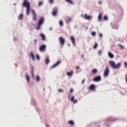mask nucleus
Instances as JSON below:
<instances>
[{"mask_svg":"<svg viewBox=\"0 0 127 127\" xmlns=\"http://www.w3.org/2000/svg\"><path fill=\"white\" fill-rule=\"evenodd\" d=\"M23 6L26 8V14L29 15L30 12V3L27 0H24L23 3Z\"/></svg>","mask_w":127,"mask_h":127,"instance_id":"nucleus-1","label":"nucleus"},{"mask_svg":"<svg viewBox=\"0 0 127 127\" xmlns=\"http://www.w3.org/2000/svg\"><path fill=\"white\" fill-rule=\"evenodd\" d=\"M109 64L110 66L112 67V68H113L114 69H118V68H120V66H121V64L118 63L117 64H116L115 62L113 61H109Z\"/></svg>","mask_w":127,"mask_h":127,"instance_id":"nucleus-2","label":"nucleus"},{"mask_svg":"<svg viewBox=\"0 0 127 127\" xmlns=\"http://www.w3.org/2000/svg\"><path fill=\"white\" fill-rule=\"evenodd\" d=\"M44 22V18L41 17L38 22V26L36 27L37 30H39L41 28V26L43 24Z\"/></svg>","mask_w":127,"mask_h":127,"instance_id":"nucleus-3","label":"nucleus"},{"mask_svg":"<svg viewBox=\"0 0 127 127\" xmlns=\"http://www.w3.org/2000/svg\"><path fill=\"white\" fill-rule=\"evenodd\" d=\"M109 73H110V69L108 66H106L103 75L104 77H108L109 76Z\"/></svg>","mask_w":127,"mask_h":127,"instance_id":"nucleus-4","label":"nucleus"},{"mask_svg":"<svg viewBox=\"0 0 127 127\" xmlns=\"http://www.w3.org/2000/svg\"><path fill=\"white\" fill-rule=\"evenodd\" d=\"M46 50V46L45 45H42L40 46L39 51L41 52H44Z\"/></svg>","mask_w":127,"mask_h":127,"instance_id":"nucleus-5","label":"nucleus"},{"mask_svg":"<svg viewBox=\"0 0 127 127\" xmlns=\"http://www.w3.org/2000/svg\"><path fill=\"white\" fill-rule=\"evenodd\" d=\"M59 40L60 43L61 45H64L65 44V40L62 37L59 38Z\"/></svg>","mask_w":127,"mask_h":127,"instance_id":"nucleus-6","label":"nucleus"},{"mask_svg":"<svg viewBox=\"0 0 127 127\" xmlns=\"http://www.w3.org/2000/svg\"><path fill=\"white\" fill-rule=\"evenodd\" d=\"M96 88V86L94 84H91L90 86L88 88L89 90L90 91H93V92H96V90L95 89Z\"/></svg>","mask_w":127,"mask_h":127,"instance_id":"nucleus-7","label":"nucleus"},{"mask_svg":"<svg viewBox=\"0 0 127 127\" xmlns=\"http://www.w3.org/2000/svg\"><path fill=\"white\" fill-rule=\"evenodd\" d=\"M101 77L100 76H98L93 78V81L94 82H100L101 80Z\"/></svg>","mask_w":127,"mask_h":127,"instance_id":"nucleus-8","label":"nucleus"},{"mask_svg":"<svg viewBox=\"0 0 127 127\" xmlns=\"http://www.w3.org/2000/svg\"><path fill=\"white\" fill-rule=\"evenodd\" d=\"M61 64V62L60 61H58L56 64H55L52 66H51V68L53 69V68H55L56 67H58Z\"/></svg>","mask_w":127,"mask_h":127,"instance_id":"nucleus-9","label":"nucleus"},{"mask_svg":"<svg viewBox=\"0 0 127 127\" xmlns=\"http://www.w3.org/2000/svg\"><path fill=\"white\" fill-rule=\"evenodd\" d=\"M58 11V9L57 8V7L54 8L53 11H52L53 15L55 16V15H56V14H57Z\"/></svg>","mask_w":127,"mask_h":127,"instance_id":"nucleus-10","label":"nucleus"},{"mask_svg":"<svg viewBox=\"0 0 127 127\" xmlns=\"http://www.w3.org/2000/svg\"><path fill=\"white\" fill-rule=\"evenodd\" d=\"M74 73V71L72 69L70 72H68L66 73L67 76L69 77H72L73 76V74Z\"/></svg>","mask_w":127,"mask_h":127,"instance_id":"nucleus-11","label":"nucleus"},{"mask_svg":"<svg viewBox=\"0 0 127 127\" xmlns=\"http://www.w3.org/2000/svg\"><path fill=\"white\" fill-rule=\"evenodd\" d=\"M32 12L33 14V19L34 20H35V21H36V13H35V11L34 10H32Z\"/></svg>","mask_w":127,"mask_h":127,"instance_id":"nucleus-12","label":"nucleus"},{"mask_svg":"<svg viewBox=\"0 0 127 127\" xmlns=\"http://www.w3.org/2000/svg\"><path fill=\"white\" fill-rule=\"evenodd\" d=\"M91 17H92L91 16H89L86 14H85L83 16V18H84V19H87L88 20H89V19H90Z\"/></svg>","mask_w":127,"mask_h":127,"instance_id":"nucleus-13","label":"nucleus"},{"mask_svg":"<svg viewBox=\"0 0 127 127\" xmlns=\"http://www.w3.org/2000/svg\"><path fill=\"white\" fill-rule=\"evenodd\" d=\"M72 21V18H71L70 17H67L66 18L65 22L66 23H69V22H71Z\"/></svg>","mask_w":127,"mask_h":127,"instance_id":"nucleus-14","label":"nucleus"},{"mask_svg":"<svg viewBox=\"0 0 127 127\" xmlns=\"http://www.w3.org/2000/svg\"><path fill=\"white\" fill-rule=\"evenodd\" d=\"M70 41H71L73 45H75V38H74V37L71 36L70 37Z\"/></svg>","mask_w":127,"mask_h":127,"instance_id":"nucleus-15","label":"nucleus"},{"mask_svg":"<svg viewBox=\"0 0 127 127\" xmlns=\"http://www.w3.org/2000/svg\"><path fill=\"white\" fill-rule=\"evenodd\" d=\"M74 96H72L70 99V101L73 102V104H76L78 102V100L76 99L74 101Z\"/></svg>","mask_w":127,"mask_h":127,"instance_id":"nucleus-16","label":"nucleus"},{"mask_svg":"<svg viewBox=\"0 0 127 127\" xmlns=\"http://www.w3.org/2000/svg\"><path fill=\"white\" fill-rule=\"evenodd\" d=\"M40 36L42 38V40H43V41H45V35H44V34H43V33H41L40 34Z\"/></svg>","mask_w":127,"mask_h":127,"instance_id":"nucleus-17","label":"nucleus"},{"mask_svg":"<svg viewBox=\"0 0 127 127\" xmlns=\"http://www.w3.org/2000/svg\"><path fill=\"white\" fill-rule=\"evenodd\" d=\"M26 81H27V82H28V83H29V82H30L29 76L27 74H26Z\"/></svg>","mask_w":127,"mask_h":127,"instance_id":"nucleus-18","label":"nucleus"},{"mask_svg":"<svg viewBox=\"0 0 127 127\" xmlns=\"http://www.w3.org/2000/svg\"><path fill=\"white\" fill-rule=\"evenodd\" d=\"M108 56L110 58H114V55H113V54H112V53H111V52H108Z\"/></svg>","mask_w":127,"mask_h":127,"instance_id":"nucleus-19","label":"nucleus"},{"mask_svg":"<svg viewBox=\"0 0 127 127\" xmlns=\"http://www.w3.org/2000/svg\"><path fill=\"white\" fill-rule=\"evenodd\" d=\"M91 72L92 74H97L98 73V70L97 69L95 68L92 70Z\"/></svg>","mask_w":127,"mask_h":127,"instance_id":"nucleus-20","label":"nucleus"},{"mask_svg":"<svg viewBox=\"0 0 127 127\" xmlns=\"http://www.w3.org/2000/svg\"><path fill=\"white\" fill-rule=\"evenodd\" d=\"M23 17V15L22 14H20L19 16H18V20H21Z\"/></svg>","mask_w":127,"mask_h":127,"instance_id":"nucleus-21","label":"nucleus"},{"mask_svg":"<svg viewBox=\"0 0 127 127\" xmlns=\"http://www.w3.org/2000/svg\"><path fill=\"white\" fill-rule=\"evenodd\" d=\"M30 56H31L33 61H34L35 60V58H34V55L33 54V53L31 52Z\"/></svg>","mask_w":127,"mask_h":127,"instance_id":"nucleus-22","label":"nucleus"},{"mask_svg":"<svg viewBox=\"0 0 127 127\" xmlns=\"http://www.w3.org/2000/svg\"><path fill=\"white\" fill-rule=\"evenodd\" d=\"M98 19L99 22L102 21V14L101 13L99 14L98 17Z\"/></svg>","mask_w":127,"mask_h":127,"instance_id":"nucleus-23","label":"nucleus"},{"mask_svg":"<svg viewBox=\"0 0 127 127\" xmlns=\"http://www.w3.org/2000/svg\"><path fill=\"white\" fill-rule=\"evenodd\" d=\"M66 2H68V3H69L70 4H73V1L72 0H65Z\"/></svg>","mask_w":127,"mask_h":127,"instance_id":"nucleus-24","label":"nucleus"},{"mask_svg":"<svg viewBox=\"0 0 127 127\" xmlns=\"http://www.w3.org/2000/svg\"><path fill=\"white\" fill-rule=\"evenodd\" d=\"M49 62H50L49 59L47 58L45 59V64H46V65H47V64H48Z\"/></svg>","mask_w":127,"mask_h":127,"instance_id":"nucleus-25","label":"nucleus"},{"mask_svg":"<svg viewBox=\"0 0 127 127\" xmlns=\"http://www.w3.org/2000/svg\"><path fill=\"white\" fill-rule=\"evenodd\" d=\"M118 46H119V47H120V48H121V49H125V47L122 44H119L118 45Z\"/></svg>","mask_w":127,"mask_h":127,"instance_id":"nucleus-26","label":"nucleus"},{"mask_svg":"<svg viewBox=\"0 0 127 127\" xmlns=\"http://www.w3.org/2000/svg\"><path fill=\"white\" fill-rule=\"evenodd\" d=\"M69 125H70L71 126H73L74 125V122L72 121H68Z\"/></svg>","mask_w":127,"mask_h":127,"instance_id":"nucleus-27","label":"nucleus"},{"mask_svg":"<svg viewBox=\"0 0 127 127\" xmlns=\"http://www.w3.org/2000/svg\"><path fill=\"white\" fill-rule=\"evenodd\" d=\"M34 69L33 67H32L31 74H32V77H34Z\"/></svg>","mask_w":127,"mask_h":127,"instance_id":"nucleus-28","label":"nucleus"},{"mask_svg":"<svg viewBox=\"0 0 127 127\" xmlns=\"http://www.w3.org/2000/svg\"><path fill=\"white\" fill-rule=\"evenodd\" d=\"M91 34L92 36H95V35H96V32L92 31Z\"/></svg>","mask_w":127,"mask_h":127,"instance_id":"nucleus-29","label":"nucleus"},{"mask_svg":"<svg viewBox=\"0 0 127 127\" xmlns=\"http://www.w3.org/2000/svg\"><path fill=\"white\" fill-rule=\"evenodd\" d=\"M36 80L37 82H39V81H40V77H39V76H36Z\"/></svg>","mask_w":127,"mask_h":127,"instance_id":"nucleus-30","label":"nucleus"},{"mask_svg":"<svg viewBox=\"0 0 127 127\" xmlns=\"http://www.w3.org/2000/svg\"><path fill=\"white\" fill-rule=\"evenodd\" d=\"M96 47H98V43H95V45H94V47H93V48H94V49H95V48H96Z\"/></svg>","mask_w":127,"mask_h":127,"instance_id":"nucleus-31","label":"nucleus"},{"mask_svg":"<svg viewBox=\"0 0 127 127\" xmlns=\"http://www.w3.org/2000/svg\"><path fill=\"white\" fill-rule=\"evenodd\" d=\"M54 2V0H49V3L52 4Z\"/></svg>","mask_w":127,"mask_h":127,"instance_id":"nucleus-32","label":"nucleus"},{"mask_svg":"<svg viewBox=\"0 0 127 127\" xmlns=\"http://www.w3.org/2000/svg\"><path fill=\"white\" fill-rule=\"evenodd\" d=\"M42 3H43L42 1H39V3H38V6H40L42 5Z\"/></svg>","mask_w":127,"mask_h":127,"instance_id":"nucleus-33","label":"nucleus"},{"mask_svg":"<svg viewBox=\"0 0 127 127\" xmlns=\"http://www.w3.org/2000/svg\"><path fill=\"white\" fill-rule=\"evenodd\" d=\"M59 24L61 25V26H63V22L62 21H60Z\"/></svg>","mask_w":127,"mask_h":127,"instance_id":"nucleus-34","label":"nucleus"},{"mask_svg":"<svg viewBox=\"0 0 127 127\" xmlns=\"http://www.w3.org/2000/svg\"><path fill=\"white\" fill-rule=\"evenodd\" d=\"M98 55H101L102 54V50H100L98 52Z\"/></svg>","mask_w":127,"mask_h":127,"instance_id":"nucleus-35","label":"nucleus"},{"mask_svg":"<svg viewBox=\"0 0 127 127\" xmlns=\"http://www.w3.org/2000/svg\"><path fill=\"white\" fill-rule=\"evenodd\" d=\"M104 20H108V17L106 15L104 16Z\"/></svg>","mask_w":127,"mask_h":127,"instance_id":"nucleus-36","label":"nucleus"},{"mask_svg":"<svg viewBox=\"0 0 127 127\" xmlns=\"http://www.w3.org/2000/svg\"><path fill=\"white\" fill-rule=\"evenodd\" d=\"M36 58L37 60H39L40 59V58L39 57V56L38 55H36Z\"/></svg>","mask_w":127,"mask_h":127,"instance_id":"nucleus-37","label":"nucleus"},{"mask_svg":"<svg viewBox=\"0 0 127 127\" xmlns=\"http://www.w3.org/2000/svg\"><path fill=\"white\" fill-rule=\"evenodd\" d=\"M99 37H102V36H103V34L102 33H99Z\"/></svg>","mask_w":127,"mask_h":127,"instance_id":"nucleus-38","label":"nucleus"},{"mask_svg":"<svg viewBox=\"0 0 127 127\" xmlns=\"http://www.w3.org/2000/svg\"><path fill=\"white\" fill-rule=\"evenodd\" d=\"M34 42L35 44L36 45L37 43V40L35 39V40H34Z\"/></svg>","mask_w":127,"mask_h":127,"instance_id":"nucleus-39","label":"nucleus"},{"mask_svg":"<svg viewBox=\"0 0 127 127\" xmlns=\"http://www.w3.org/2000/svg\"><path fill=\"white\" fill-rule=\"evenodd\" d=\"M124 65H125V68H127V63H125Z\"/></svg>","mask_w":127,"mask_h":127,"instance_id":"nucleus-40","label":"nucleus"},{"mask_svg":"<svg viewBox=\"0 0 127 127\" xmlns=\"http://www.w3.org/2000/svg\"><path fill=\"white\" fill-rule=\"evenodd\" d=\"M59 92L60 93H61V92H64V91L63 90H62V89H60V90H59Z\"/></svg>","mask_w":127,"mask_h":127,"instance_id":"nucleus-41","label":"nucleus"},{"mask_svg":"<svg viewBox=\"0 0 127 127\" xmlns=\"http://www.w3.org/2000/svg\"><path fill=\"white\" fill-rule=\"evenodd\" d=\"M73 89L71 88V89H70L69 92H70V93H73Z\"/></svg>","mask_w":127,"mask_h":127,"instance_id":"nucleus-42","label":"nucleus"},{"mask_svg":"<svg viewBox=\"0 0 127 127\" xmlns=\"http://www.w3.org/2000/svg\"><path fill=\"white\" fill-rule=\"evenodd\" d=\"M125 78H126V83H127V74L126 75Z\"/></svg>","mask_w":127,"mask_h":127,"instance_id":"nucleus-43","label":"nucleus"},{"mask_svg":"<svg viewBox=\"0 0 127 127\" xmlns=\"http://www.w3.org/2000/svg\"><path fill=\"white\" fill-rule=\"evenodd\" d=\"M75 69H80V66H76Z\"/></svg>","mask_w":127,"mask_h":127,"instance_id":"nucleus-44","label":"nucleus"},{"mask_svg":"<svg viewBox=\"0 0 127 127\" xmlns=\"http://www.w3.org/2000/svg\"><path fill=\"white\" fill-rule=\"evenodd\" d=\"M85 83V79H83L81 82V84H84Z\"/></svg>","mask_w":127,"mask_h":127,"instance_id":"nucleus-45","label":"nucleus"},{"mask_svg":"<svg viewBox=\"0 0 127 127\" xmlns=\"http://www.w3.org/2000/svg\"><path fill=\"white\" fill-rule=\"evenodd\" d=\"M70 97H71V94H68V99L70 98Z\"/></svg>","mask_w":127,"mask_h":127,"instance_id":"nucleus-46","label":"nucleus"},{"mask_svg":"<svg viewBox=\"0 0 127 127\" xmlns=\"http://www.w3.org/2000/svg\"><path fill=\"white\" fill-rule=\"evenodd\" d=\"M49 30L50 31L52 30V28H50Z\"/></svg>","mask_w":127,"mask_h":127,"instance_id":"nucleus-47","label":"nucleus"},{"mask_svg":"<svg viewBox=\"0 0 127 127\" xmlns=\"http://www.w3.org/2000/svg\"><path fill=\"white\" fill-rule=\"evenodd\" d=\"M46 127H49L48 125H46Z\"/></svg>","mask_w":127,"mask_h":127,"instance_id":"nucleus-48","label":"nucleus"},{"mask_svg":"<svg viewBox=\"0 0 127 127\" xmlns=\"http://www.w3.org/2000/svg\"><path fill=\"white\" fill-rule=\"evenodd\" d=\"M81 17H83V14H81Z\"/></svg>","mask_w":127,"mask_h":127,"instance_id":"nucleus-49","label":"nucleus"},{"mask_svg":"<svg viewBox=\"0 0 127 127\" xmlns=\"http://www.w3.org/2000/svg\"><path fill=\"white\" fill-rule=\"evenodd\" d=\"M81 58H84V56H83V55L81 56Z\"/></svg>","mask_w":127,"mask_h":127,"instance_id":"nucleus-50","label":"nucleus"},{"mask_svg":"<svg viewBox=\"0 0 127 127\" xmlns=\"http://www.w3.org/2000/svg\"><path fill=\"white\" fill-rule=\"evenodd\" d=\"M100 4H101V2H100Z\"/></svg>","mask_w":127,"mask_h":127,"instance_id":"nucleus-51","label":"nucleus"}]
</instances>
